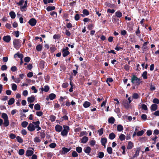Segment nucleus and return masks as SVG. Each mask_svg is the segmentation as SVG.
Here are the masks:
<instances>
[{
	"mask_svg": "<svg viewBox=\"0 0 159 159\" xmlns=\"http://www.w3.org/2000/svg\"><path fill=\"white\" fill-rule=\"evenodd\" d=\"M91 105V103L88 101H85L83 104V107L87 108L89 107Z\"/></svg>",
	"mask_w": 159,
	"mask_h": 159,
	"instance_id": "obj_18",
	"label": "nucleus"
},
{
	"mask_svg": "<svg viewBox=\"0 0 159 159\" xmlns=\"http://www.w3.org/2000/svg\"><path fill=\"white\" fill-rule=\"evenodd\" d=\"M83 13L86 16H88L89 15V13L88 11L86 9L83 10Z\"/></svg>",
	"mask_w": 159,
	"mask_h": 159,
	"instance_id": "obj_47",
	"label": "nucleus"
},
{
	"mask_svg": "<svg viewBox=\"0 0 159 159\" xmlns=\"http://www.w3.org/2000/svg\"><path fill=\"white\" fill-rule=\"evenodd\" d=\"M7 69V67L6 65H2L1 67V70H6Z\"/></svg>",
	"mask_w": 159,
	"mask_h": 159,
	"instance_id": "obj_49",
	"label": "nucleus"
},
{
	"mask_svg": "<svg viewBox=\"0 0 159 159\" xmlns=\"http://www.w3.org/2000/svg\"><path fill=\"white\" fill-rule=\"evenodd\" d=\"M147 72L146 71H145L143 73L142 76L144 79H147Z\"/></svg>",
	"mask_w": 159,
	"mask_h": 159,
	"instance_id": "obj_31",
	"label": "nucleus"
},
{
	"mask_svg": "<svg viewBox=\"0 0 159 159\" xmlns=\"http://www.w3.org/2000/svg\"><path fill=\"white\" fill-rule=\"evenodd\" d=\"M94 27V25L92 24H89L87 27L88 29L89 30H91Z\"/></svg>",
	"mask_w": 159,
	"mask_h": 159,
	"instance_id": "obj_48",
	"label": "nucleus"
},
{
	"mask_svg": "<svg viewBox=\"0 0 159 159\" xmlns=\"http://www.w3.org/2000/svg\"><path fill=\"white\" fill-rule=\"evenodd\" d=\"M134 144L131 141H129L127 146V149L129 150L131 149L134 147Z\"/></svg>",
	"mask_w": 159,
	"mask_h": 159,
	"instance_id": "obj_16",
	"label": "nucleus"
},
{
	"mask_svg": "<svg viewBox=\"0 0 159 159\" xmlns=\"http://www.w3.org/2000/svg\"><path fill=\"white\" fill-rule=\"evenodd\" d=\"M140 150L141 148L140 147H138L137 148L135 153L133 156L134 157H137L139 156Z\"/></svg>",
	"mask_w": 159,
	"mask_h": 159,
	"instance_id": "obj_12",
	"label": "nucleus"
},
{
	"mask_svg": "<svg viewBox=\"0 0 159 159\" xmlns=\"http://www.w3.org/2000/svg\"><path fill=\"white\" fill-rule=\"evenodd\" d=\"M2 117L4 119V125L5 127L8 126L9 125V122L7 115L5 113H2Z\"/></svg>",
	"mask_w": 159,
	"mask_h": 159,
	"instance_id": "obj_3",
	"label": "nucleus"
},
{
	"mask_svg": "<svg viewBox=\"0 0 159 159\" xmlns=\"http://www.w3.org/2000/svg\"><path fill=\"white\" fill-rule=\"evenodd\" d=\"M131 82L134 84H135L136 85H139L142 82V81L140 79L133 75L131 77Z\"/></svg>",
	"mask_w": 159,
	"mask_h": 159,
	"instance_id": "obj_2",
	"label": "nucleus"
},
{
	"mask_svg": "<svg viewBox=\"0 0 159 159\" xmlns=\"http://www.w3.org/2000/svg\"><path fill=\"white\" fill-rule=\"evenodd\" d=\"M9 15L12 19H14L16 17V14L13 11H11L9 13Z\"/></svg>",
	"mask_w": 159,
	"mask_h": 159,
	"instance_id": "obj_26",
	"label": "nucleus"
},
{
	"mask_svg": "<svg viewBox=\"0 0 159 159\" xmlns=\"http://www.w3.org/2000/svg\"><path fill=\"white\" fill-rule=\"evenodd\" d=\"M88 140V138L86 136H84L81 139V142L83 143H85Z\"/></svg>",
	"mask_w": 159,
	"mask_h": 159,
	"instance_id": "obj_17",
	"label": "nucleus"
},
{
	"mask_svg": "<svg viewBox=\"0 0 159 159\" xmlns=\"http://www.w3.org/2000/svg\"><path fill=\"white\" fill-rule=\"evenodd\" d=\"M125 136L124 134H121L119 137V139L121 141H123L125 140Z\"/></svg>",
	"mask_w": 159,
	"mask_h": 159,
	"instance_id": "obj_34",
	"label": "nucleus"
},
{
	"mask_svg": "<svg viewBox=\"0 0 159 159\" xmlns=\"http://www.w3.org/2000/svg\"><path fill=\"white\" fill-rule=\"evenodd\" d=\"M55 7L54 6H48L46 8L47 11H49L55 10Z\"/></svg>",
	"mask_w": 159,
	"mask_h": 159,
	"instance_id": "obj_27",
	"label": "nucleus"
},
{
	"mask_svg": "<svg viewBox=\"0 0 159 159\" xmlns=\"http://www.w3.org/2000/svg\"><path fill=\"white\" fill-rule=\"evenodd\" d=\"M136 34L139 37H140L141 35L140 34V31L139 29V27L137 30L135 31Z\"/></svg>",
	"mask_w": 159,
	"mask_h": 159,
	"instance_id": "obj_53",
	"label": "nucleus"
},
{
	"mask_svg": "<svg viewBox=\"0 0 159 159\" xmlns=\"http://www.w3.org/2000/svg\"><path fill=\"white\" fill-rule=\"evenodd\" d=\"M49 89V88L48 86L47 85H46L44 86V88H42V90L43 91H44L45 92H48Z\"/></svg>",
	"mask_w": 159,
	"mask_h": 159,
	"instance_id": "obj_21",
	"label": "nucleus"
},
{
	"mask_svg": "<svg viewBox=\"0 0 159 159\" xmlns=\"http://www.w3.org/2000/svg\"><path fill=\"white\" fill-rule=\"evenodd\" d=\"M34 141L35 143H39L41 141L39 138L38 137H35L34 139Z\"/></svg>",
	"mask_w": 159,
	"mask_h": 159,
	"instance_id": "obj_32",
	"label": "nucleus"
},
{
	"mask_svg": "<svg viewBox=\"0 0 159 159\" xmlns=\"http://www.w3.org/2000/svg\"><path fill=\"white\" fill-rule=\"evenodd\" d=\"M141 118L143 120H145L147 119V116L146 114H143L142 115Z\"/></svg>",
	"mask_w": 159,
	"mask_h": 159,
	"instance_id": "obj_51",
	"label": "nucleus"
},
{
	"mask_svg": "<svg viewBox=\"0 0 159 159\" xmlns=\"http://www.w3.org/2000/svg\"><path fill=\"white\" fill-rule=\"evenodd\" d=\"M69 84L67 83H63L62 85V87L63 88H66L68 86Z\"/></svg>",
	"mask_w": 159,
	"mask_h": 159,
	"instance_id": "obj_60",
	"label": "nucleus"
},
{
	"mask_svg": "<svg viewBox=\"0 0 159 159\" xmlns=\"http://www.w3.org/2000/svg\"><path fill=\"white\" fill-rule=\"evenodd\" d=\"M35 99V98L34 96L32 95L30 97L28 98L27 101L29 102L32 103L34 102Z\"/></svg>",
	"mask_w": 159,
	"mask_h": 159,
	"instance_id": "obj_14",
	"label": "nucleus"
},
{
	"mask_svg": "<svg viewBox=\"0 0 159 159\" xmlns=\"http://www.w3.org/2000/svg\"><path fill=\"white\" fill-rule=\"evenodd\" d=\"M141 107L142 109L146 111L148 110L147 106L144 104H143L142 105Z\"/></svg>",
	"mask_w": 159,
	"mask_h": 159,
	"instance_id": "obj_55",
	"label": "nucleus"
},
{
	"mask_svg": "<svg viewBox=\"0 0 159 159\" xmlns=\"http://www.w3.org/2000/svg\"><path fill=\"white\" fill-rule=\"evenodd\" d=\"M11 39V38L9 35H7L4 36L3 38V41L9 43L10 42Z\"/></svg>",
	"mask_w": 159,
	"mask_h": 159,
	"instance_id": "obj_10",
	"label": "nucleus"
},
{
	"mask_svg": "<svg viewBox=\"0 0 159 159\" xmlns=\"http://www.w3.org/2000/svg\"><path fill=\"white\" fill-rule=\"evenodd\" d=\"M49 99L50 100H52L55 98L56 97V95L55 94L52 93L49 94Z\"/></svg>",
	"mask_w": 159,
	"mask_h": 159,
	"instance_id": "obj_20",
	"label": "nucleus"
},
{
	"mask_svg": "<svg viewBox=\"0 0 159 159\" xmlns=\"http://www.w3.org/2000/svg\"><path fill=\"white\" fill-rule=\"evenodd\" d=\"M88 134V133L85 131H82L80 133V136L82 137L84 135L87 136Z\"/></svg>",
	"mask_w": 159,
	"mask_h": 159,
	"instance_id": "obj_33",
	"label": "nucleus"
},
{
	"mask_svg": "<svg viewBox=\"0 0 159 159\" xmlns=\"http://www.w3.org/2000/svg\"><path fill=\"white\" fill-rule=\"evenodd\" d=\"M115 14L116 16L119 18H121L122 16V13L120 11H116Z\"/></svg>",
	"mask_w": 159,
	"mask_h": 159,
	"instance_id": "obj_19",
	"label": "nucleus"
},
{
	"mask_svg": "<svg viewBox=\"0 0 159 159\" xmlns=\"http://www.w3.org/2000/svg\"><path fill=\"white\" fill-rule=\"evenodd\" d=\"M15 102V99L13 98H11L9 100L8 104V105H11Z\"/></svg>",
	"mask_w": 159,
	"mask_h": 159,
	"instance_id": "obj_28",
	"label": "nucleus"
},
{
	"mask_svg": "<svg viewBox=\"0 0 159 159\" xmlns=\"http://www.w3.org/2000/svg\"><path fill=\"white\" fill-rule=\"evenodd\" d=\"M16 139L17 141L20 143H22L23 142V139L19 136L16 137Z\"/></svg>",
	"mask_w": 159,
	"mask_h": 159,
	"instance_id": "obj_30",
	"label": "nucleus"
},
{
	"mask_svg": "<svg viewBox=\"0 0 159 159\" xmlns=\"http://www.w3.org/2000/svg\"><path fill=\"white\" fill-rule=\"evenodd\" d=\"M90 145L92 146H93L96 143V141L95 140H92L90 141L89 142Z\"/></svg>",
	"mask_w": 159,
	"mask_h": 159,
	"instance_id": "obj_39",
	"label": "nucleus"
},
{
	"mask_svg": "<svg viewBox=\"0 0 159 159\" xmlns=\"http://www.w3.org/2000/svg\"><path fill=\"white\" fill-rule=\"evenodd\" d=\"M11 88L13 90L15 91L17 89V86L15 84H11Z\"/></svg>",
	"mask_w": 159,
	"mask_h": 159,
	"instance_id": "obj_35",
	"label": "nucleus"
},
{
	"mask_svg": "<svg viewBox=\"0 0 159 159\" xmlns=\"http://www.w3.org/2000/svg\"><path fill=\"white\" fill-rule=\"evenodd\" d=\"M117 131L119 132H120L123 130V128L122 125H119L117 126Z\"/></svg>",
	"mask_w": 159,
	"mask_h": 159,
	"instance_id": "obj_23",
	"label": "nucleus"
},
{
	"mask_svg": "<svg viewBox=\"0 0 159 159\" xmlns=\"http://www.w3.org/2000/svg\"><path fill=\"white\" fill-rule=\"evenodd\" d=\"M28 124V122L26 121H24L23 122L21 123L22 126L24 127H26Z\"/></svg>",
	"mask_w": 159,
	"mask_h": 159,
	"instance_id": "obj_41",
	"label": "nucleus"
},
{
	"mask_svg": "<svg viewBox=\"0 0 159 159\" xmlns=\"http://www.w3.org/2000/svg\"><path fill=\"white\" fill-rule=\"evenodd\" d=\"M34 109L37 111H39L40 110L41 107L39 104L37 103L34 106Z\"/></svg>",
	"mask_w": 159,
	"mask_h": 159,
	"instance_id": "obj_29",
	"label": "nucleus"
},
{
	"mask_svg": "<svg viewBox=\"0 0 159 159\" xmlns=\"http://www.w3.org/2000/svg\"><path fill=\"white\" fill-rule=\"evenodd\" d=\"M32 150L28 149L27 150L26 152V155L27 157H30L32 156L34 153V149L33 148H32Z\"/></svg>",
	"mask_w": 159,
	"mask_h": 159,
	"instance_id": "obj_7",
	"label": "nucleus"
},
{
	"mask_svg": "<svg viewBox=\"0 0 159 159\" xmlns=\"http://www.w3.org/2000/svg\"><path fill=\"white\" fill-rule=\"evenodd\" d=\"M151 85L150 86V89L151 91H153L156 88L154 85H152V83H151Z\"/></svg>",
	"mask_w": 159,
	"mask_h": 159,
	"instance_id": "obj_61",
	"label": "nucleus"
},
{
	"mask_svg": "<svg viewBox=\"0 0 159 159\" xmlns=\"http://www.w3.org/2000/svg\"><path fill=\"white\" fill-rule=\"evenodd\" d=\"M83 150L85 153L89 154L91 152V148L89 147H85L84 148Z\"/></svg>",
	"mask_w": 159,
	"mask_h": 159,
	"instance_id": "obj_13",
	"label": "nucleus"
},
{
	"mask_svg": "<svg viewBox=\"0 0 159 159\" xmlns=\"http://www.w3.org/2000/svg\"><path fill=\"white\" fill-rule=\"evenodd\" d=\"M157 107L158 106L157 104H153L151 105L150 107V109L152 111H154L157 109Z\"/></svg>",
	"mask_w": 159,
	"mask_h": 159,
	"instance_id": "obj_15",
	"label": "nucleus"
},
{
	"mask_svg": "<svg viewBox=\"0 0 159 159\" xmlns=\"http://www.w3.org/2000/svg\"><path fill=\"white\" fill-rule=\"evenodd\" d=\"M121 148L123 150V151L122 152V154L123 155H125V146H122L121 147Z\"/></svg>",
	"mask_w": 159,
	"mask_h": 159,
	"instance_id": "obj_56",
	"label": "nucleus"
},
{
	"mask_svg": "<svg viewBox=\"0 0 159 159\" xmlns=\"http://www.w3.org/2000/svg\"><path fill=\"white\" fill-rule=\"evenodd\" d=\"M36 114L37 116H40L43 115V112L41 111H38L36 112Z\"/></svg>",
	"mask_w": 159,
	"mask_h": 159,
	"instance_id": "obj_54",
	"label": "nucleus"
},
{
	"mask_svg": "<svg viewBox=\"0 0 159 159\" xmlns=\"http://www.w3.org/2000/svg\"><path fill=\"white\" fill-rule=\"evenodd\" d=\"M113 81V80L111 78H108L107 79V80H106V82L108 83V82L111 83Z\"/></svg>",
	"mask_w": 159,
	"mask_h": 159,
	"instance_id": "obj_58",
	"label": "nucleus"
},
{
	"mask_svg": "<svg viewBox=\"0 0 159 159\" xmlns=\"http://www.w3.org/2000/svg\"><path fill=\"white\" fill-rule=\"evenodd\" d=\"M72 156L74 157H76L78 156V154L75 151H73L72 153Z\"/></svg>",
	"mask_w": 159,
	"mask_h": 159,
	"instance_id": "obj_50",
	"label": "nucleus"
},
{
	"mask_svg": "<svg viewBox=\"0 0 159 159\" xmlns=\"http://www.w3.org/2000/svg\"><path fill=\"white\" fill-rule=\"evenodd\" d=\"M42 48V46L41 44H39L36 46V49L38 51H41Z\"/></svg>",
	"mask_w": 159,
	"mask_h": 159,
	"instance_id": "obj_36",
	"label": "nucleus"
},
{
	"mask_svg": "<svg viewBox=\"0 0 159 159\" xmlns=\"http://www.w3.org/2000/svg\"><path fill=\"white\" fill-rule=\"evenodd\" d=\"M30 58L29 57H25L24 58V61L26 62H28L30 61Z\"/></svg>",
	"mask_w": 159,
	"mask_h": 159,
	"instance_id": "obj_64",
	"label": "nucleus"
},
{
	"mask_svg": "<svg viewBox=\"0 0 159 159\" xmlns=\"http://www.w3.org/2000/svg\"><path fill=\"white\" fill-rule=\"evenodd\" d=\"M76 151L79 153H80L82 152V148L81 147H77L76 148Z\"/></svg>",
	"mask_w": 159,
	"mask_h": 159,
	"instance_id": "obj_52",
	"label": "nucleus"
},
{
	"mask_svg": "<svg viewBox=\"0 0 159 159\" xmlns=\"http://www.w3.org/2000/svg\"><path fill=\"white\" fill-rule=\"evenodd\" d=\"M63 126L64 129L61 131V134L63 136H66L70 130V127L66 125H63Z\"/></svg>",
	"mask_w": 159,
	"mask_h": 159,
	"instance_id": "obj_5",
	"label": "nucleus"
},
{
	"mask_svg": "<svg viewBox=\"0 0 159 159\" xmlns=\"http://www.w3.org/2000/svg\"><path fill=\"white\" fill-rule=\"evenodd\" d=\"M37 22V21L36 19L34 18L31 19L29 21V23L30 25L32 26H34Z\"/></svg>",
	"mask_w": 159,
	"mask_h": 159,
	"instance_id": "obj_8",
	"label": "nucleus"
},
{
	"mask_svg": "<svg viewBox=\"0 0 159 159\" xmlns=\"http://www.w3.org/2000/svg\"><path fill=\"white\" fill-rule=\"evenodd\" d=\"M13 46L16 49H19L21 46V40L18 39H15L13 41Z\"/></svg>",
	"mask_w": 159,
	"mask_h": 159,
	"instance_id": "obj_4",
	"label": "nucleus"
},
{
	"mask_svg": "<svg viewBox=\"0 0 159 159\" xmlns=\"http://www.w3.org/2000/svg\"><path fill=\"white\" fill-rule=\"evenodd\" d=\"M98 157L99 158H103L104 156V154L102 152H100L98 154Z\"/></svg>",
	"mask_w": 159,
	"mask_h": 159,
	"instance_id": "obj_40",
	"label": "nucleus"
},
{
	"mask_svg": "<svg viewBox=\"0 0 159 159\" xmlns=\"http://www.w3.org/2000/svg\"><path fill=\"white\" fill-rule=\"evenodd\" d=\"M116 135L113 133H110L109 136V138L110 139L113 140V139L115 137Z\"/></svg>",
	"mask_w": 159,
	"mask_h": 159,
	"instance_id": "obj_25",
	"label": "nucleus"
},
{
	"mask_svg": "<svg viewBox=\"0 0 159 159\" xmlns=\"http://www.w3.org/2000/svg\"><path fill=\"white\" fill-rule=\"evenodd\" d=\"M80 18V15L79 14H76L75 16V19L76 20H78Z\"/></svg>",
	"mask_w": 159,
	"mask_h": 159,
	"instance_id": "obj_62",
	"label": "nucleus"
},
{
	"mask_svg": "<svg viewBox=\"0 0 159 159\" xmlns=\"http://www.w3.org/2000/svg\"><path fill=\"white\" fill-rule=\"evenodd\" d=\"M107 142V139L106 138H102L101 139V143L102 145H104Z\"/></svg>",
	"mask_w": 159,
	"mask_h": 159,
	"instance_id": "obj_24",
	"label": "nucleus"
},
{
	"mask_svg": "<svg viewBox=\"0 0 159 159\" xmlns=\"http://www.w3.org/2000/svg\"><path fill=\"white\" fill-rule=\"evenodd\" d=\"M108 121L109 123L113 124L115 122V119L113 117H111L108 119Z\"/></svg>",
	"mask_w": 159,
	"mask_h": 159,
	"instance_id": "obj_22",
	"label": "nucleus"
},
{
	"mask_svg": "<svg viewBox=\"0 0 159 159\" xmlns=\"http://www.w3.org/2000/svg\"><path fill=\"white\" fill-rule=\"evenodd\" d=\"M25 153V151L23 149H20L19 150L18 153L20 155H22Z\"/></svg>",
	"mask_w": 159,
	"mask_h": 159,
	"instance_id": "obj_43",
	"label": "nucleus"
},
{
	"mask_svg": "<svg viewBox=\"0 0 159 159\" xmlns=\"http://www.w3.org/2000/svg\"><path fill=\"white\" fill-rule=\"evenodd\" d=\"M40 124L39 120L36 122H33L32 123H30L28 126V129L30 131H32L36 129L37 131H39L41 129V127L39 126Z\"/></svg>",
	"mask_w": 159,
	"mask_h": 159,
	"instance_id": "obj_1",
	"label": "nucleus"
},
{
	"mask_svg": "<svg viewBox=\"0 0 159 159\" xmlns=\"http://www.w3.org/2000/svg\"><path fill=\"white\" fill-rule=\"evenodd\" d=\"M69 48L67 47H66L65 48H63L62 49V55L63 57H66L67 56L70 54V52L68 51Z\"/></svg>",
	"mask_w": 159,
	"mask_h": 159,
	"instance_id": "obj_6",
	"label": "nucleus"
},
{
	"mask_svg": "<svg viewBox=\"0 0 159 159\" xmlns=\"http://www.w3.org/2000/svg\"><path fill=\"white\" fill-rule=\"evenodd\" d=\"M55 128L56 131L58 132H61L62 130L63 129L62 126L59 125H56L55 126Z\"/></svg>",
	"mask_w": 159,
	"mask_h": 159,
	"instance_id": "obj_11",
	"label": "nucleus"
},
{
	"mask_svg": "<svg viewBox=\"0 0 159 159\" xmlns=\"http://www.w3.org/2000/svg\"><path fill=\"white\" fill-rule=\"evenodd\" d=\"M107 151L110 154H111L112 153V149L111 147H108L107 148Z\"/></svg>",
	"mask_w": 159,
	"mask_h": 159,
	"instance_id": "obj_37",
	"label": "nucleus"
},
{
	"mask_svg": "<svg viewBox=\"0 0 159 159\" xmlns=\"http://www.w3.org/2000/svg\"><path fill=\"white\" fill-rule=\"evenodd\" d=\"M144 132L143 130H141L138 132L137 133V135L138 136H141L143 134H144Z\"/></svg>",
	"mask_w": 159,
	"mask_h": 159,
	"instance_id": "obj_46",
	"label": "nucleus"
},
{
	"mask_svg": "<svg viewBox=\"0 0 159 159\" xmlns=\"http://www.w3.org/2000/svg\"><path fill=\"white\" fill-rule=\"evenodd\" d=\"M139 97V96L137 93H134L133 94L132 98L134 99H138Z\"/></svg>",
	"mask_w": 159,
	"mask_h": 159,
	"instance_id": "obj_38",
	"label": "nucleus"
},
{
	"mask_svg": "<svg viewBox=\"0 0 159 159\" xmlns=\"http://www.w3.org/2000/svg\"><path fill=\"white\" fill-rule=\"evenodd\" d=\"M50 15L52 16H53L55 17H57V13L54 11L51 12L50 13Z\"/></svg>",
	"mask_w": 159,
	"mask_h": 159,
	"instance_id": "obj_42",
	"label": "nucleus"
},
{
	"mask_svg": "<svg viewBox=\"0 0 159 159\" xmlns=\"http://www.w3.org/2000/svg\"><path fill=\"white\" fill-rule=\"evenodd\" d=\"M50 120L51 121H54L56 120V117L54 115H51L50 116Z\"/></svg>",
	"mask_w": 159,
	"mask_h": 159,
	"instance_id": "obj_45",
	"label": "nucleus"
},
{
	"mask_svg": "<svg viewBox=\"0 0 159 159\" xmlns=\"http://www.w3.org/2000/svg\"><path fill=\"white\" fill-rule=\"evenodd\" d=\"M154 103L159 104V100L157 98H154L152 101Z\"/></svg>",
	"mask_w": 159,
	"mask_h": 159,
	"instance_id": "obj_57",
	"label": "nucleus"
},
{
	"mask_svg": "<svg viewBox=\"0 0 159 159\" xmlns=\"http://www.w3.org/2000/svg\"><path fill=\"white\" fill-rule=\"evenodd\" d=\"M11 70L13 72H15L17 70V68L15 66H13L11 68Z\"/></svg>",
	"mask_w": 159,
	"mask_h": 159,
	"instance_id": "obj_59",
	"label": "nucleus"
},
{
	"mask_svg": "<svg viewBox=\"0 0 159 159\" xmlns=\"http://www.w3.org/2000/svg\"><path fill=\"white\" fill-rule=\"evenodd\" d=\"M22 94L24 96H27L28 94V91L27 90H24Z\"/></svg>",
	"mask_w": 159,
	"mask_h": 159,
	"instance_id": "obj_63",
	"label": "nucleus"
},
{
	"mask_svg": "<svg viewBox=\"0 0 159 159\" xmlns=\"http://www.w3.org/2000/svg\"><path fill=\"white\" fill-rule=\"evenodd\" d=\"M103 128H101L98 131V132L99 134V136H101L103 134Z\"/></svg>",
	"mask_w": 159,
	"mask_h": 159,
	"instance_id": "obj_44",
	"label": "nucleus"
},
{
	"mask_svg": "<svg viewBox=\"0 0 159 159\" xmlns=\"http://www.w3.org/2000/svg\"><path fill=\"white\" fill-rule=\"evenodd\" d=\"M71 148H66L63 147L62 148V150L61 152V154H65L68 152L70 150Z\"/></svg>",
	"mask_w": 159,
	"mask_h": 159,
	"instance_id": "obj_9",
	"label": "nucleus"
}]
</instances>
